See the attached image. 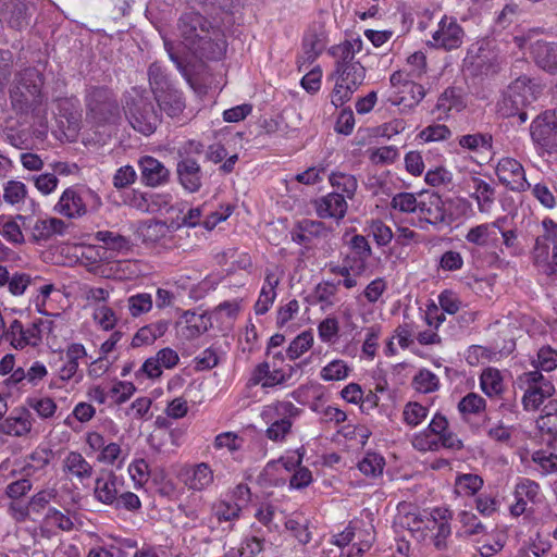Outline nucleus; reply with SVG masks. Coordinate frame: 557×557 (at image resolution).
Listing matches in <instances>:
<instances>
[{"label": "nucleus", "instance_id": "35", "mask_svg": "<svg viewBox=\"0 0 557 557\" xmlns=\"http://www.w3.org/2000/svg\"><path fill=\"white\" fill-rule=\"evenodd\" d=\"M139 235L146 245L166 246L172 239V231L163 221L151 220L139 227Z\"/></svg>", "mask_w": 557, "mask_h": 557}, {"label": "nucleus", "instance_id": "20", "mask_svg": "<svg viewBox=\"0 0 557 557\" xmlns=\"http://www.w3.org/2000/svg\"><path fill=\"white\" fill-rule=\"evenodd\" d=\"M465 38V30L457 18L444 14L437 23L436 30L432 34L430 44L436 49L451 51L461 47Z\"/></svg>", "mask_w": 557, "mask_h": 557}, {"label": "nucleus", "instance_id": "8", "mask_svg": "<svg viewBox=\"0 0 557 557\" xmlns=\"http://www.w3.org/2000/svg\"><path fill=\"white\" fill-rule=\"evenodd\" d=\"M87 348L83 343L71 342L59 351L61 366L57 370L55 380L50 383L52 387H63L73 382L78 384L83 381L84 373L81 369L82 363H87Z\"/></svg>", "mask_w": 557, "mask_h": 557}, {"label": "nucleus", "instance_id": "56", "mask_svg": "<svg viewBox=\"0 0 557 557\" xmlns=\"http://www.w3.org/2000/svg\"><path fill=\"white\" fill-rule=\"evenodd\" d=\"M416 331L417 325L414 321L404 315L403 322L394 330L393 338L397 339L401 349H407L413 343Z\"/></svg>", "mask_w": 557, "mask_h": 557}, {"label": "nucleus", "instance_id": "10", "mask_svg": "<svg viewBox=\"0 0 557 557\" xmlns=\"http://www.w3.org/2000/svg\"><path fill=\"white\" fill-rule=\"evenodd\" d=\"M536 84L529 77L517 78L509 87L502 101L503 114L506 116L519 115L522 122L527 121L523 109L537 99Z\"/></svg>", "mask_w": 557, "mask_h": 557}, {"label": "nucleus", "instance_id": "62", "mask_svg": "<svg viewBox=\"0 0 557 557\" xmlns=\"http://www.w3.org/2000/svg\"><path fill=\"white\" fill-rule=\"evenodd\" d=\"M339 323L334 317H327L318 324V336L322 343L334 344L338 339Z\"/></svg>", "mask_w": 557, "mask_h": 557}, {"label": "nucleus", "instance_id": "2", "mask_svg": "<svg viewBox=\"0 0 557 557\" xmlns=\"http://www.w3.org/2000/svg\"><path fill=\"white\" fill-rule=\"evenodd\" d=\"M186 49L200 61H221L227 51L225 34L198 12H186L178 20Z\"/></svg>", "mask_w": 557, "mask_h": 557}, {"label": "nucleus", "instance_id": "6", "mask_svg": "<svg viewBox=\"0 0 557 557\" xmlns=\"http://www.w3.org/2000/svg\"><path fill=\"white\" fill-rule=\"evenodd\" d=\"M101 206V197L95 190L76 184L62 191L54 205V211L67 219H79L89 211H98Z\"/></svg>", "mask_w": 557, "mask_h": 557}, {"label": "nucleus", "instance_id": "12", "mask_svg": "<svg viewBox=\"0 0 557 557\" xmlns=\"http://www.w3.org/2000/svg\"><path fill=\"white\" fill-rule=\"evenodd\" d=\"M544 233L537 236L533 248V260L544 271L557 276V223L552 219L543 220Z\"/></svg>", "mask_w": 557, "mask_h": 557}, {"label": "nucleus", "instance_id": "50", "mask_svg": "<svg viewBox=\"0 0 557 557\" xmlns=\"http://www.w3.org/2000/svg\"><path fill=\"white\" fill-rule=\"evenodd\" d=\"M126 301L129 315L133 318H139L150 312L153 307L152 296L149 293L131 295Z\"/></svg>", "mask_w": 557, "mask_h": 557}, {"label": "nucleus", "instance_id": "40", "mask_svg": "<svg viewBox=\"0 0 557 557\" xmlns=\"http://www.w3.org/2000/svg\"><path fill=\"white\" fill-rule=\"evenodd\" d=\"M482 392L490 398L500 396L505 391L502 372L493 367L484 369L479 377Z\"/></svg>", "mask_w": 557, "mask_h": 557}, {"label": "nucleus", "instance_id": "26", "mask_svg": "<svg viewBox=\"0 0 557 557\" xmlns=\"http://www.w3.org/2000/svg\"><path fill=\"white\" fill-rule=\"evenodd\" d=\"M506 221V216H499L492 222L472 226L467 232L465 239L476 247H487L497 242V231H502V224H505Z\"/></svg>", "mask_w": 557, "mask_h": 557}, {"label": "nucleus", "instance_id": "9", "mask_svg": "<svg viewBox=\"0 0 557 557\" xmlns=\"http://www.w3.org/2000/svg\"><path fill=\"white\" fill-rule=\"evenodd\" d=\"M302 364L307 362L277 367L276 362L262 361L252 369L247 385L248 387L261 386L263 389L288 386Z\"/></svg>", "mask_w": 557, "mask_h": 557}, {"label": "nucleus", "instance_id": "42", "mask_svg": "<svg viewBox=\"0 0 557 557\" xmlns=\"http://www.w3.org/2000/svg\"><path fill=\"white\" fill-rule=\"evenodd\" d=\"M32 426V417L28 411H23L18 416H10L0 424V429L3 433L13 436L27 434Z\"/></svg>", "mask_w": 557, "mask_h": 557}, {"label": "nucleus", "instance_id": "24", "mask_svg": "<svg viewBox=\"0 0 557 557\" xmlns=\"http://www.w3.org/2000/svg\"><path fill=\"white\" fill-rule=\"evenodd\" d=\"M487 403L481 395L471 392L465 395L458 403L457 409L461 419L470 425V428L478 432L483 424L473 421L474 418L482 419V422L488 420L486 414Z\"/></svg>", "mask_w": 557, "mask_h": 557}, {"label": "nucleus", "instance_id": "11", "mask_svg": "<svg viewBox=\"0 0 557 557\" xmlns=\"http://www.w3.org/2000/svg\"><path fill=\"white\" fill-rule=\"evenodd\" d=\"M389 90L387 101L393 106L412 108L419 104L425 97V89L421 84L413 82V78L406 71H395L389 76Z\"/></svg>", "mask_w": 557, "mask_h": 557}, {"label": "nucleus", "instance_id": "41", "mask_svg": "<svg viewBox=\"0 0 557 557\" xmlns=\"http://www.w3.org/2000/svg\"><path fill=\"white\" fill-rule=\"evenodd\" d=\"M96 240L103 244L108 250L115 251L117 253L126 255L132 251L133 244L126 236L121 235L113 231H98L95 234Z\"/></svg>", "mask_w": 557, "mask_h": 557}, {"label": "nucleus", "instance_id": "48", "mask_svg": "<svg viewBox=\"0 0 557 557\" xmlns=\"http://www.w3.org/2000/svg\"><path fill=\"white\" fill-rule=\"evenodd\" d=\"M351 368L345 360L334 359L320 371V379L324 382L343 381L349 376Z\"/></svg>", "mask_w": 557, "mask_h": 557}, {"label": "nucleus", "instance_id": "21", "mask_svg": "<svg viewBox=\"0 0 557 557\" xmlns=\"http://www.w3.org/2000/svg\"><path fill=\"white\" fill-rule=\"evenodd\" d=\"M283 276L284 270L280 265L273 264L265 268L263 283L259 292L258 299L253 305L256 315H263L270 311L277 298V287L280 286Z\"/></svg>", "mask_w": 557, "mask_h": 557}, {"label": "nucleus", "instance_id": "36", "mask_svg": "<svg viewBox=\"0 0 557 557\" xmlns=\"http://www.w3.org/2000/svg\"><path fill=\"white\" fill-rule=\"evenodd\" d=\"M531 53L540 67L550 73L557 72V44L537 40L532 45Z\"/></svg>", "mask_w": 557, "mask_h": 557}, {"label": "nucleus", "instance_id": "22", "mask_svg": "<svg viewBox=\"0 0 557 557\" xmlns=\"http://www.w3.org/2000/svg\"><path fill=\"white\" fill-rule=\"evenodd\" d=\"M461 190L474 199L481 213H490L495 202V188L475 173L465 175L460 184Z\"/></svg>", "mask_w": 557, "mask_h": 557}, {"label": "nucleus", "instance_id": "58", "mask_svg": "<svg viewBox=\"0 0 557 557\" xmlns=\"http://www.w3.org/2000/svg\"><path fill=\"white\" fill-rule=\"evenodd\" d=\"M368 228L369 236H372L373 240L379 247H385L389 245L394 238L392 228L382 220H372Z\"/></svg>", "mask_w": 557, "mask_h": 557}, {"label": "nucleus", "instance_id": "1", "mask_svg": "<svg viewBox=\"0 0 557 557\" xmlns=\"http://www.w3.org/2000/svg\"><path fill=\"white\" fill-rule=\"evenodd\" d=\"M363 50V41L358 37L345 39L332 46L329 54L335 60L332 78L335 85L331 94V103L335 108L348 102L366 78V67L356 55Z\"/></svg>", "mask_w": 557, "mask_h": 557}, {"label": "nucleus", "instance_id": "29", "mask_svg": "<svg viewBox=\"0 0 557 557\" xmlns=\"http://www.w3.org/2000/svg\"><path fill=\"white\" fill-rule=\"evenodd\" d=\"M326 231L324 223L310 219L297 221L289 232L293 243L308 248L314 238L321 237Z\"/></svg>", "mask_w": 557, "mask_h": 557}, {"label": "nucleus", "instance_id": "3", "mask_svg": "<svg viewBox=\"0 0 557 557\" xmlns=\"http://www.w3.org/2000/svg\"><path fill=\"white\" fill-rule=\"evenodd\" d=\"M44 86V76L34 67H27L21 71L16 76V84L10 91V99L14 110L21 113H32L39 116V126L42 128L39 136H46L47 106L46 98L41 89Z\"/></svg>", "mask_w": 557, "mask_h": 557}, {"label": "nucleus", "instance_id": "53", "mask_svg": "<svg viewBox=\"0 0 557 557\" xmlns=\"http://www.w3.org/2000/svg\"><path fill=\"white\" fill-rule=\"evenodd\" d=\"M27 406L33 409L39 418L50 419L58 409L57 403L53 398L48 396H32L26 399Z\"/></svg>", "mask_w": 557, "mask_h": 557}, {"label": "nucleus", "instance_id": "4", "mask_svg": "<svg viewBox=\"0 0 557 557\" xmlns=\"http://www.w3.org/2000/svg\"><path fill=\"white\" fill-rule=\"evenodd\" d=\"M148 82L159 113L180 120L186 109V98L162 64L153 62L149 65Z\"/></svg>", "mask_w": 557, "mask_h": 557}, {"label": "nucleus", "instance_id": "60", "mask_svg": "<svg viewBox=\"0 0 557 557\" xmlns=\"http://www.w3.org/2000/svg\"><path fill=\"white\" fill-rule=\"evenodd\" d=\"M300 305L297 299H290L285 305H281L276 309L275 324L276 327L283 330L299 313Z\"/></svg>", "mask_w": 557, "mask_h": 557}, {"label": "nucleus", "instance_id": "46", "mask_svg": "<svg viewBox=\"0 0 557 557\" xmlns=\"http://www.w3.org/2000/svg\"><path fill=\"white\" fill-rule=\"evenodd\" d=\"M461 148L470 151H487L493 148V136L490 133H474L458 138Z\"/></svg>", "mask_w": 557, "mask_h": 557}, {"label": "nucleus", "instance_id": "45", "mask_svg": "<svg viewBox=\"0 0 557 557\" xmlns=\"http://www.w3.org/2000/svg\"><path fill=\"white\" fill-rule=\"evenodd\" d=\"M537 428L545 431L549 437L555 438L557 434V398L550 399L544 405L541 416L536 420Z\"/></svg>", "mask_w": 557, "mask_h": 557}, {"label": "nucleus", "instance_id": "63", "mask_svg": "<svg viewBox=\"0 0 557 557\" xmlns=\"http://www.w3.org/2000/svg\"><path fill=\"white\" fill-rule=\"evenodd\" d=\"M0 235L13 245L24 243V235L21 225L11 219L0 218Z\"/></svg>", "mask_w": 557, "mask_h": 557}, {"label": "nucleus", "instance_id": "49", "mask_svg": "<svg viewBox=\"0 0 557 557\" xmlns=\"http://www.w3.org/2000/svg\"><path fill=\"white\" fill-rule=\"evenodd\" d=\"M27 187L21 181L10 180L3 187V200L5 203L18 208L27 198Z\"/></svg>", "mask_w": 557, "mask_h": 557}, {"label": "nucleus", "instance_id": "54", "mask_svg": "<svg viewBox=\"0 0 557 557\" xmlns=\"http://www.w3.org/2000/svg\"><path fill=\"white\" fill-rule=\"evenodd\" d=\"M171 200V195L169 194H146L140 191H133V198L129 201V206L140 210V211H149L150 202H154L158 205H168Z\"/></svg>", "mask_w": 557, "mask_h": 557}, {"label": "nucleus", "instance_id": "64", "mask_svg": "<svg viewBox=\"0 0 557 557\" xmlns=\"http://www.w3.org/2000/svg\"><path fill=\"white\" fill-rule=\"evenodd\" d=\"M64 469L79 479L89 478L92 470L83 455H69L64 461Z\"/></svg>", "mask_w": 557, "mask_h": 557}, {"label": "nucleus", "instance_id": "23", "mask_svg": "<svg viewBox=\"0 0 557 557\" xmlns=\"http://www.w3.org/2000/svg\"><path fill=\"white\" fill-rule=\"evenodd\" d=\"M495 173L499 182L512 191H525L531 187L523 165L515 158L504 157L499 159Z\"/></svg>", "mask_w": 557, "mask_h": 557}, {"label": "nucleus", "instance_id": "55", "mask_svg": "<svg viewBox=\"0 0 557 557\" xmlns=\"http://www.w3.org/2000/svg\"><path fill=\"white\" fill-rule=\"evenodd\" d=\"M555 193L556 187L553 183L540 182L532 188L534 198L546 209H554L557 206Z\"/></svg>", "mask_w": 557, "mask_h": 557}, {"label": "nucleus", "instance_id": "44", "mask_svg": "<svg viewBox=\"0 0 557 557\" xmlns=\"http://www.w3.org/2000/svg\"><path fill=\"white\" fill-rule=\"evenodd\" d=\"M314 343L312 330L302 331L288 345L286 349V358L295 361L309 351Z\"/></svg>", "mask_w": 557, "mask_h": 557}, {"label": "nucleus", "instance_id": "18", "mask_svg": "<svg viewBox=\"0 0 557 557\" xmlns=\"http://www.w3.org/2000/svg\"><path fill=\"white\" fill-rule=\"evenodd\" d=\"M176 175L178 183L184 190L195 194L201 189L203 184V172L201 165L195 157L187 153L186 146L178 149Z\"/></svg>", "mask_w": 557, "mask_h": 557}, {"label": "nucleus", "instance_id": "33", "mask_svg": "<svg viewBox=\"0 0 557 557\" xmlns=\"http://www.w3.org/2000/svg\"><path fill=\"white\" fill-rule=\"evenodd\" d=\"M0 15L14 29L28 25L27 5L22 0H0Z\"/></svg>", "mask_w": 557, "mask_h": 557}, {"label": "nucleus", "instance_id": "5", "mask_svg": "<svg viewBox=\"0 0 557 557\" xmlns=\"http://www.w3.org/2000/svg\"><path fill=\"white\" fill-rule=\"evenodd\" d=\"M122 107L133 129L144 136L156 133L162 123V115L151 101L148 90L133 86L123 94Z\"/></svg>", "mask_w": 557, "mask_h": 557}, {"label": "nucleus", "instance_id": "14", "mask_svg": "<svg viewBox=\"0 0 557 557\" xmlns=\"http://www.w3.org/2000/svg\"><path fill=\"white\" fill-rule=\"evenodd\" d=\"M44 323L41 319H36L27 324L13 319L5 330L4 342L16 350L36 348L42 341Z\"/></svg>", "mask_w": 557, "mask_h": 557}, {"label": "nucleus", "instance_id": "34", "mask_svg": "<svg viewBox=\"0 0 557 557\" xmlns=\"http://www.w3.org/2000/svg\"><path fill=\"white\" fill-rule=\"evenodd\" d=\"M432 529H436L433 535V544L438 550L447 548V542L451 534V529L448 520L451 518V512L446 508H435L432 513Z\"/></svg>", "mask_w": 557, "mask_h": 557}, {"label": "nucleus", "instance_id": "28", "mask_svg": "<svg viewBox=\"0 0 557 557\" xmlns=\"http://www.w3.org/2000/svg\"><path fill=\"white\" fill-rule=\"evenodd\" d=\"M540 485L530 480L522 479L517 483L515 488L516 503L510 506V513L515 517H519L527 511L529 503L537 504L541 502Z\"/></svg>", "mask_w": 557, "mask_h": 557}, {"label": "nucleus", "instance_id": "43", "mask_svg": "<svg viewBox=\"0 0 557 557\" xmlns=\"http://www.w3.org/2000/svg\"><path fill=\"white\" fill-rule=\"evenodd\" d=\"M329 182L331 186L341 195H344L348 199L354 198L358 187V182L355 175L341 171H334L330 174Z\"/></svg>", "mask_w": 557, "mask_h": 557}, {"label": "nucleus", "instance_id": "7", "mask_svg": "<svg viewBox=\"0 0 557 557\" xmlns=\"http://www.w3.org/2000/svg\"><path fill=\"white\" fill-rule=\"evenodd\" d=\"M301 409L289 400H276L263 407L261 418L269 425L267 437L274 442H282L290 433L293 421L300 413Z\"/></svg>", "mask_w": 557, "mask_h": 557}, {"label": "nucleus", "instance_id": "57", "mask_svg": "<svg viewBox=\"0 0 557 557\" xmlns=\"http://www.w3.org/2000/svg\"><path fill=\"white\" fill-rule=\"evenodd\" d=\"M87 443L94 451L98 453H121L119 444L114 443L112 438L107 437L99 431H92L87 434Z\"/></svg>", "mask_w": 557, "mask_h": 557}, {"label": "nucleus", "instance_id": "16", "mask_svg": "<svg viewBox=\"0 0 557 557\" xmlns=\"http://www.w3.org/2000/svg\"><path fill=\"white\" fill-rule=\"evenodd\" d=\"M533 143L544 151H557V112L545 111L537 115L530 125Z\"/></svg>", "mask_w": 557, "mask_h": 557}, {"label": "nucleus", "instance_id": "52", "mask_svg": "<svg viewBox=\"0 0 557 557\" xmlns=\"http://www.w3.org/2000/svg\"><path fill=\"white\" fill-rule=\"evenodd\" d=\"M92 319L98 327L106 332L115 331L114 329L119 322L115 311L107 305L96 307L92 312Z\"/></svg>", "mask_w": 557, "mask_h": 557}, {"label": "nucleus", "instance_id": "38", "mask_svg": "<svg viewBox=\"0 0 557 557\" xmlns=\"http://www.w3.org/2000/svg\"><path fill=\"white\" fill-rule=\"evenodd\" d=\"M302 456L304 455H297V459L295 461H290L288 457L282 455L280 459L274 462V465L282 466L287 471L295 470L289 479V485L293 488H304L312 481L311 471L305 467H300Z\"/></svg>", "mask_w": 557, "mask_h": 557}, {"label": "nucleus", "instance_id": "32", "mask_svg": "<svg viewBox=\"0 0 557 557\" xmlns=\"http://www.w3.org/2000/svg\"><path fill=\"white\" fill-rule=\"evenodd\" d=\"M180 476L189 488L195 491H201L213 482V471L203 462L183 468Z\"/></svg>", "mask_w": 557, "mask_h": 557}, {"label": "nucleus", "instance_id": "37", "mask_svg": "<svg viewBox=\"0 0 557 557\" xmlns=\"http://www.w3.org/2000/svg\"><path fill=\"white\" fill-rule=\"evenodd\" d=\"M181 323L184 324L182 327V334L186 339H194L206 333L210 326V318L205 313H198L196 311H184Z\"/></svg>", "mask_w": 557, "mask_h": 557}, {"label": "nucleus", "instance_id": "39", "mask_svg": "<svg viewBox=\"0 0 557 557\" xmlns=\"http://www.w3.org/2000/svg\"><path fill=\"white\" fill-rule=\"evenodd\" d=\"M121 492L120 481L112 472L107 473L96 480L95 497L106 504L113 505L117 494Z\"/></svg>", "mask_w": 557, "mask_h": 557}, {"label": "nucleus", "instance_id": "15", "mask_svg": "<svg viewBox=\"0 0 557 557\" xmlns=\"http://www.w3.org/2000/svg\"><path fill=\"white\" fill-rule=\"evenodd\" d=\"M86 107L98 123H107L119 115V103L112 89L91 87L86 95Z\"/></svg>", "mask_w": 557, "mask_h": 557}, {"label": "nucleus", "instance_id": "51", "mask_svg": "<svg viewBox=\"0 0 557 557\" xmlns=\"http://www.w3.org/2000/svg\"><path fill=\"white\" fill-rule=\"evenodd\" d=\"M440 379L429 369L420 370L412 380V386L419 393L429 394L440 388Z\"/></svg>", "mask_w": 557, "mask_h": 557}, {"label": "nucleus", "instance_id": "25", "mask_svg": "<svg viewBox=\"0 0 557 557\" xmlns=\"http://www.w3.org/2000/svg\"><path fill=\"white\" fill-rule=\"evenodd\" d=\"M413 445L419 450H434L438 447V445L445 449L451 450H461L463 448L462 441L449 429V426L447 428V431H444L434 437H431L426 431H422L419 435L416 436Z\"/></svg>", "mask_w": 557, "mask_h": 557}, {"label": "nucleus", "instance_id": "30", "mask_svg": "<svg viewBox=\"0 0 557 557\" xmlns=\"http://www.w3.org/2000/svg\"><path fill=\"white\" fill-rule=\"evenodd\" d=\"M347 209L346 197L337 191L329 193L315 201V211L321 219L342 220Z\"/></svg>", "mask_w": 557, "mask_h": 557}, {"label": "nucleus", "instance_id": "13", "mask_svg": "<svg viewBox=\"0 0 557 557\" xmlns=\"http://www.w3.org/2000/svg\"><path fill=\"white\" fill-rule=\"evenodd\" d=\"M519 383L524 387L522 405L527 411L537 410L555 392L553 383L539 370L524 372L519 376Z\"/></svg>", "mask_w": 557, "mask_h": 557}, {"label": "nucleus", "instance_id": "27", "mask_svg": "<svg viewBox=\"0 0 557 557\" xmlns=\"http://www.w3.org/2000/svg\"><path fill=\"white\" fill-rule=\"evenodd\" d=\"M141 182L146 186L157 187L164 185L170 180V171L157 158L144 156L138 161Z\"/></svg>", "mask_w": 557, "mask_h": 557}, {"label": "nucleus", "instance_id": "59", "mask_svg": "<svg viewBox=\"0 0 557 557\" xmlns=\"http://www.w3.org/2000/svg\"><path fill=\"white\" fill-rule=\"evenodd\" d=\"M429 414V408L417 401H409L403 411V418L407 425L414 428L421 424Z\"/></svg>", "mask_w": 557, "mask_h": 557}, {"label": "nucleus", "instance_id": "61", "mask_svg": "<svg viewBox=\"0 0 557 557\" xmlns=\"http://www.w3.org/2000/svg\"><path fill=\"white\" fill-rule=\"evenodd\" d=\"M419 193L401 191L393 196L391 207L401 213H416Z\"/></svg>", "mask_w": 557, "mask_h": 557}, {"label": "nucleus", "instance_id": "17", "mask_svg": "<svg viewBox=\"0 0 557 557\" xmlns=\"http://www.w3.org/2000/svg\"><path fill=\"white\" fill-rule=\"evenodd\" d=\"M16 219L21 221L24 230L30 233L32 240L35 243L64 235L67 230V224L59 218L41 219L18 214Z\"/></svg>", "mask_w": 557, "mask_h": 557}, {"label": "nucleus", "instance_id": "19", "mask_svg": "<svg viewBox=\"0 0 557 557\" xmlns=\"http://www.w3.org/2000/svg\"><path fill=\"white\" fill-rule=\"evenodd\" d=\"M418 222L413 225L424 228V224L438 225L445 222V208L442 197L434 191L423 190L419 193V199L414 213Z\"/></svg>", "mask_w": 557, "mask_h": 557}, {"label": "nucleus", "instance_id": "47", "mask_svg": "<svg viewBox=\"0 0 557 557\" xmlns=\"http://www.w3.org/2000/svg\"><path fill=\"white\" fill-rule=\"evenodd\" d=\"M285 528L300 543L307 544L311 541V533L308 530V519L301 513H294L285 521Z\"/></svg>", "mask_w": 557, "mask_h": 557}, {"label": "nucleus", "instance_id": "31", "mask_svg": "<svg viewBox=\"0 0 557 557\" xmlns=\"http://www.w3.org/2000/svg\"><path fill=\"white\" fill-rule=\"evenodd\" d=\"M169 326L170 321L161 319L139 327L132 337L131 346L138 348L152 345L168 332Z\"/></svg>", "mask_w": 557, "mask_h": 557}]
</instances>
